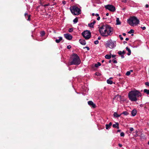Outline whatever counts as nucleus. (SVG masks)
Instances as JSON below:
<instances>
[{
    "instance_id": "obj_6",
    "label": "nucleus",
    "mask_w": 149,
    "mask_h": 149,
    "mask_svg": "<svg viewBox=\"0 0 149 149\" xmlns=\"http://www.w3.org/2000/svg\"><path fill=\"white\" fill-rule=\"evenodd\" d=\"M72 13L75 15H78L81 13V10L76 6H73L70 8Z\"/></svg>"
},
{
    "instance_id": "obj_24",
    "label": "nucleus",
    "mask_w": 149,
    "mask_h": 149,
    "mask_svg": "<svg viewBox=\"0 0 149 149\" xmlns=\"http://www.w3.org/2000/svg\"><path fill=\"white\" fill-rule=\"evenodd\" d=\"M94 25V24L92 22H91L88 24V26L91 28H93Z\"/></svg>"
},
{
    "instance_id": "obj_30",
    "label": "nucleus",
    "mask_w": 149,
    "mask_h": 149,
    "mask_svg": "<svg viewBox=\"0 0 149 149\" xmlns=\"http://www.w3.org/2000/svg\"><path fill=\"white\" fill-rule=\"evenodd\" d=\"M73 29L72 28H70L69 29L68 31L70 32H71L73 31Z\"/></svg>"
},
{
    "instance_id": "obj_34",
    "label": "nucleus",
    "mask_w": 149,
    "mask_h": 149,
    "mask_svg": "<svg viewBox=\"0 0 149 149\" xmlns=\"http://www.w3.org/2000/svg\"><path fill=\"white\" fill-rule=\"evenodd\" d=\"M118 54L120 55H121L123 54V52L121 51H120L118 52Z\"/></svg>"
},
{
    "instance_id": "obj_60",
    "label": "nucleus",
    "mask_w": 149,
    "mask_h": 149,
    "mask_svg": "<svg viewBox=\"0 0 149 149\" xmlns=\"http://www.w3.org/2000/svg\"><path fill=\"white\" fill-rule=\"evenodd\" d=\"M123 43H124V44H125V43H126V42H125V41H124Z\"/></svg>"
},
{
    "instance_id": "obj_45",
    "label": "nucleus",
    "mask_w": 149,
    "mask_h": 149,
    "mask_svg": "<svg viewBox=\"0 0 149 149\" xmlns=\"http://www.w3.org/2000/svg\"><path fill=\"white\" fill-rule=\"evenodd\" d=\"M24 15L26 18L27 15H28V14L26 13H25Z\"/></svg>"
},
{
    "instance_id": "obj_7",
    "label": "nucleus",
    "mask_w": 149,
    "mask_h": 149,
    "mask_svg": "<svg viewBox=\"0 0 149 149\" xmlns=\"http://www.w3.org/2000/svg\"><path fill=\"white\" fill-rule=\"evenodd\" d=\"M82 35L85 39L88 40L91 37V33L89 31L86 30L82 33Z\"/></svg>"
},
{
    "instance_id": "obj_12",
    "label": "nucleus",
    "mask_w": 149,
    "mask_h": 149,
    "mask_svg": "<svg viewBox=\"0 0 149 149\" xmlns=\"http://www.w3.org/2000/svg\"><path fill=\"white\" fill-rule=\"evenodd\" d=\"M112 125V123L111 122H110L109 124H106V129L108 130V129L110 128V127Z\"/></svg>"
},
{
    "instance_id": "obj_11",
    "label": "nucleus",
    "mask_w": 149,
    "mask_h": 149,
    "mask_svg": "<svg viewBox=\"0 0 149 149\" xmlns=\"http://www.w3.org/2000/svg\"><path fill=\"white\" fill-rule=\"evenodd\" d=\"M80 43L83 45H85L86 44V42L85 40L80 39L79 40Z\"/></svg>"
},
{
    "instance_id": "obj_47",
    "label": "nucleus",
    "mask_w": 149,
    "mask_h": 149,
    "mask_svg": "<svg viewBox=\"0 0 149 149\" xmlns=\"http://www.w3.org/2000/svg\"><path fill=\"white\" fill-rule=\"evenodd\" d=\"M85 48L87 49L88 50H89L90 49L88 47H86Z\"/></svg>"
},
{
    "instance_id": "obj_50",
    "label": "nucleus",
    "mask_w": 149,
    "mask_h": 149,
    "mask_svg": "<svg viewBox=\"0 0 149 149\" xmlns=\"http://www.w3.org/2000/svg\"><path fill=\"white\" fill-rule=\"evenodd\" d=\"M118 145H119V146L120 147H121L122 146V145L120 144H119Z\"/></svg>"
},
{
    "instance_id": "obj_36",
    "label": "nucleus",
    "mask_w": 149,
    "mask_h": 149,
    "mask_svg": "<svg viewBox=\"0 0 149 149\" xmlns=\"http://www.w3.org/2000/svg\"><path fill=\"white\" fill-rule=\"evenodd\" d=\"M113 63H117V61L116 60H115V59H114L113 60Z\"/></svg>"
},
{
    "instance_id": "obj_52",
    "label": "nucleus",
    "mask_w": 149,
    "mask_h": 149,
    "mask_svg": "<svg viewBox=\"0 0 149 149\" xmlns=\"http://www.w3.org/2000/svg\"><path fill=\"white\" fill-rule=\"evenodd\" d=\"M121 57L122 58H123L124 57V56L123 55H121Z\"/></svg>"
},
{
    "instance_id": "obj_9",
    "label": "nucleus",
    "mask_w": 149,
    "mask_h": 149,
    "mask_svg": "<svg viewBox=\"0 0 149 149\" xmlns=\"http://www.w3.org/2000/svg\"><path fill=\"white\" fill-rule=\"evenodd\" d=\"M64 36L66 39L69 40H71L72 38V36L69 33L65 34Z\"/></svg>"
},
{
    "instance_id": "obj_8",
    "label": "nucleus",
    "mask_w": 149,
    "mask_h": 149,
    "mask_svg": "<svg viewBox=\"0 0 149 149\" xmlns=\"http://www.w3.org/2000/svg\"><path fill=\"white\" fill-rule=\"evenodd\" d=\"M105 8L111 12H114L116 10L115 7L111 5H108L105 6Z\"/></svg>"
},
{
    "instance_id": "obj_64",
    "label": "nucleus",
    "mask_w": 149,
    "mask_h": 149,
    "mask_svg": "<svg viewBox=\"0 0 149 149\" xmlns=\"http://www.w3.org/2000/svg\"><path fill=\"white\" fill-rule=\"evenodd\" d=\"M148 145H149V141L148 142Z\"/></svg>"
},
{
    "instance_id": "obj_16",
    "label": "nucleus",
    "mask_w": 149,
    "mask_h": 149,
    "mask_svg": "<svg viewBox=\"0 0 149 149\" xmlns=\"http://www.w3.org/2000/svg\"><path fill=\"white\" fill-rule=\"evenodd\" d=\"M121 115V114H118L116 112H114L113 114L114 116L116 118H118L120 117Z\"/></svg>"
},
{
    "instance_id": "obj_61",
    "label": "nucleus",
    "mask_w": 149,
    "mask_h": 149,
    "mask_svg": "<svg viewBox=\"0 0 149 149\" xmlns=\"http://www.w3.org/2000/svg\"><path fill=\"white\" fill-rule=\"evenodd\" d=\"M120 130H118V132H120Z\"/></svg>"
},
{
    "instance_id": "obj_55",
    "label": "nucleus",
    "mask_w": 149,
    "mask_h": 149,
    "mask_svg": "<svg viewBox=\"0 0 149 149\" xmlns=\"http://www.w3.org/2000/svg\"><path fill=\"white\" fill-rule=\"evenodd\" d=\"M101 39V38L100 37H98V40H100Z\"/></svg>"
},
{
    "instance_id": "obj_2",
    "label": "nucleus",
    "mask_w": 149,
    "mask_h": 149,
    "mask_svg": "<svg viewBox=\"0 0 149 149\" xmlns=\"http://www.w3.org/2000/svg\"><path fill=\"white\" fill-rule=\"evenodd\" d=\"M141 94L137 90H134L130 91L128 93L129 99L131 101L136 102L138 100L137 97H141Z\"/></svg>"
},
{
    "instance_id": "obj_26",
    "label": "nucleus",
    "mask_w": 149,
    "mask_h": 149,
    "mask_svg": "<svg viewBox=\"0 0 149 149\" xmlns=\"http://www.w3.org/2000/svg\"><path fill=\"white\" fill-rule=\"evenodd\" d=\"M74 23L75 24L77 23L78 22V19L77 18H75L73 21Z\"/></svg>"
},
{
    "instance_id": "obj_17",
    "label": "nucleus",
    "mask_w": 149,
    "mask_h": 149,
    "mask_svg": "<svg viewBox=\"0 0 149 149\" xmlns=\"http://www.w3.org/2000/svg\"><path fill=\"white\" fill-rule=\"evenodd\" d=\"M126 49L128 52L127 53V55L129 56L131 54V51L130 49L128 47H127L126 48Z\"/></svg>"
},
{
    "instance_id": "obj_49",
    "label": "nucleus",
    "mask_w": 149,
    "mask_h": 149,
    "mask_svg": "<svg viewBox=\"0 0 149 149\" xmlns=\"http://www.w3.org/2000/svg\"><path fill=\"white\" fill-rule=\"evenodd\" d=\"M145 7H146V8H148V7H149V5H148V4H146V6H145Z\"/></svg>"
},
{
    "instance_id": "obj_14",
    "label": "nucleus",
    "mask_w": 149,
    "mask_h": 149,
    "mask_svg": "<svg viewBox=\"0 0 149 149\" xmlns=\"http://www.w3.org/2000/svg\"><path fill=\"white\" fill-rule=\"evenodd\" d=\"M58 38V39H57L55 40V42L57 43L60 42L62 40V38L61 37H59Z\"/></svg>"
},
{
    "instance_id": "obj_19",
    "label": "nucleus",
    "mask_w": 149,
    "mask_h": 149,
    "mask_svg": "<svg viewBox=\"0 0 149 149\" xmlns=\"http://www.w3.org/2000/svg\"><path fill=\"white\" fill-rule=\"evenodd\" d=\"M107 82L108 84H113V81L110 79L107 80Z\"/></svg>"
},
{
    "instance_id": "obj_39",
    "label": "nucleus",
    "mask_w": 149,
    "mask_h": 149,
    "mask_svg": "<svg viewBox=\"0 0 149 149\" xmlns=\"http://www.w3.org/2000/svg\"><path fill=\"white\" fill-rule=\"evenodd\" d=\"M49 5H50L49 3H48L47 4H46L44 5H43L42 6H44L45 7L46 6H48Z\"/></svg>"
},
{
    "instance_id": "obj_13",
    "label": "nucleus",
    "mask_w": 149,
    "mask_h": 149,
    "mask_svg": "<svg viewBox=\"0 0 149 149\" xmlns=\"http://www.w3.org/2000/svg\"><path fill=\"white\" fill-rule=\"evenodd\" d=\"M136 113V110L134 109L132 110L131 112V114L132 116H135Z\"/></svg>"
},
{
    "instance_id": "obj_10",
    "label": "nucleus",
    "mask_w": 149,
    "mask_h": 149,
    "mask_svg": "<svg viewBox=\"0 0 149 149\" xmlns=\"http://www.w3.org/2000/svg\"><path fill=\"white\" fill-rule=\"evenodd\" d=\"M88 104L89 105L92 107L93 108H95L96 107L95 104H94L93 102L91 101H90L88 102Z\"/></svg>"
},
{
    "instance_id": "obj_28",
    "label": "nucleus",
    "mask_w": 149,
    "mask_h": 149,
    "mask_svg": "<svg viewBox=\"0 0 149 149\" xmlns=\"http://www.w3.org/2000/svg\"><path fill=\"white\" fill-rule=\"evenodd\" d=\"M130 73H131L130 71H127V72L126 73V75L127 76H129L130 75Z\"/></svg>"
},
{
    "instance_id": "obj_23",
    "label": "nucleus",
    "mask_w": 149,
    "mask_h": 149,
    "mask_svg": "<svg viewBox=\"0 0 149 149\" xmlns=\"http://www.w3.org/2000/svg\"><path fill=\"white\" fill-rule=\"evenodd\" d=\"M40 35L41 36H44L45 34V33L44 31H42L40 32Z\"/></svg>"
},
{
    "instance_id": "obj_57",
    "label": "nucleus",
    "mask_w": 149,
    "mask_h": 149,
    "mask_svg": "<svg viewBox=\"0 0 149 149\" xmlns=\"http://www.w3.org/2000/svg\"><path fill=\"white\" fill-rule=\"evenodd\" d=\"M123 36H125L126 35V34L125 33H123Z\"/></svg>"
},
{
    "instance_id": "obj_46",
    "label": "nucleus",
    "mask_w": 149,
    "mask_h": 149,
    "mask_svg": "<svg viewBox=\"0 0 149 149\" xmlns=\"http://www.w3.org/2000/svg\"><path fill=\"white\" fill-rule=\"evenodd\" d=\"M100 19V17L99 16H98L97 18V20H99Z\"/></svg>"
},
{
    "instance_id": "obj_33",
    "label": "nucleus",
    "mask_w": 149,
    "mask_h": 149,
    "mask_svg": "<svg viewBox=\"0 0 149 149\" xmlns=\"http://www.w3.org/2000/svg\"><path fill=\"white\" fill-rule=\"evenodd\" d=\"M94 43L95 45L99 43V41L98 40H96L94 41Z\"/></svg>"
},
{
    "instance_id": "obj_51",
    "label": "nucleus",
    "mask_w": 149,
    "mask_h": 149,
    "mask_svg": "<svg viewBox=\"0 0 149 149\" xmlns=\"http://www.w3.org/2000/svg\"><path fill=\"white\" fill-rule=\"evenodd\" d=\"M95 22H96L94 20V21H93V22H92V23H93L94 24L95 23Z\"/></svg>"
},
{
    "instance_id": "obj_35",
    "label": "nucleus",
    "mask_w": 149,
    "mask_h": 149,
    "mask_svg": "<svg viewBox=\"0 0 149 149\" xmlns=\"http://www.w3.org/2000/svg\"><path fill=\"white\" fill-rule=\"evenodd\" d=\"M124 133L123 132H121L120 134V136H124Z\"/></svg>"
},
{
    "instance_id": "obj_20",
    "label": "nucleus",
    "mask_w": 149,
    "mask_h": 149,
    "mask_svg": "<svg viewBox=\"0 0 149 149\" xmlns=\"http://www.w3.org/2000/svg\"><path fill=\"white\" fill-rule=\"evenodd\" d=\"M101 65V64L100 62H98L97 63H96L95 65V66L96 68H97L99 66H100Z\"/></svg>"
},
{
    "instance_id": "obj_62",
    "label": "nucleus",
    "mask_w": 149,
    "mask_h": 149,
    "mask_svg": "<svg viewBox=\"0 0 149 149\" xmlns=\"http://www.w3.org/2000/svg\"><path fill=\"white\" fill-rule=\"evenodd\" d=\"M130 71V72H133V70H131Z\"/></svg>"
},
{
    "instance_id": "obj_27",
    "label": "nucleus",
    "mask_w": 149,
    "mask_h": 149,
    "mask_svg": "<svg viewBox=\"0 0 149 149\" xmlns=\"http://www.w3.org/2000/svg\"><path fill=\"white\" fill-rule=\"evenodd\" d=\"M134 33V31L132 29H131L128 32L129 33L131 34Z\"/></svg>"
},
{
    "instance_id": "obj_29",
    "label": "nucleus",
    "mask_w": 149,
    "mask_h": 149,
    "mask_svg": "<svg viewBox=\"0 0 149 149\" xmlns=\"http://www.w3.org/2000/svg\"><path fill=\"white\" fill-rule=\"evenodd\" d=\"M43 0H40V3L42 6H43L44 4Z\"/></svg>"
},
{
    "instance_id": "obj_53",
    "label": "nucleus",
    "mask_w": 149,
    "mask_h": 149,
    "mask_svg": "<svg viewBox=\"0 0 149 149\" xmlns=\"http://www.w3.org/2000/svg\"><path fill=\"white\" fill-rule=\"evenodd\" d=\"M123 52V54H125V51H123V52Z\"/></svg>"
},
{
    "instance_id": "obj_32",
    "label": "nucleus",
    "mask_w": 149,
    "mask_h": 149,
    "mask_svg": "<svg viewBox=\"0 0 149 149\" xmlns=\"http://www.w3.org/2000/svg\"><path fill=\"white\" fill-rule=\"evenodd\" d=\"M27 17H28V18L27 19V20L28 21H30V15H27Z\"/></svg>"
},
{
    "instance_id": "obj_37",
    "label": "nucleus",
    "mask_w": 149,
    "mask_h": 149,
    "mask_svg": "<svg viewBox=\"0 0 149 149\" xmlns=\"http://www.w3.org/2000/svg\"><path fill=\"white\" fill-rule=\"evenodd\" d=\"M130 130L131 131V132H132V131H133L134 129L133 127H130Z\"/></svg>"
},
{
    "instance_id": "obj_21",
    "label": "nucleus",
    "mask_w": 149,
    "mask_h": 149,
    "mask_svg": "<svg viewBox=\"0 0 149 149\" xmlns=\"http://www.w3.org/2000/svg\"><path fill=\"white\" fill-rule=\"evenodd\" d=\"M105 58L106 59H109L111 58V55L107 54L105 56Z\"/></svg>"
},
{
    "instance_id": "obj_48",
    "label": "nucleus",
    "mask_w": 149,
    "mask_h": 149,
    "mask_svg": "<svg viewBox=\"0 0 149 149\" xmlns=\"http://www.w3.org/2000/svg\"><path fill=\"white\" fill-rule=\"evenodd\" d=\"M95 16H96V17H98L99 16V14H97V13H96L95 14Z\"/></svg>"
},
{
    "instance_id": "obj_5",
    "label": "nucleus",
    "mask_w": 149,
    "mask_h": 149,
    "mask_svg": "<svg viewBox=\"0 0 149 149\" xmlns=\"http://www.w3.org/2000/svg\"><path fill=\"white\" fill-rule=\"evenodd\" d=\"M116 41L110 40L107 41L105 46L106 47H108L111 49H113L116 46Z\"/></svg>"
},
{
    "instance_id": "obj_42",
    "label": "nucleus",
    "mask_w": 149,
    "mask_h": 149,
    "mask_svg": "<svg viewBox=\"0 0 149 149\" xmlns=\"http://www.w3.org/2000/svg\"><path fill=\"white\" fill-rule=\"evenodd\" d=\"M122 2L126 3L127 2V1L126 0H122Z\"/></svg>"
},
{
    "instance_id": "obj_59",
    "label": "nucleus",
    "mask_w": 149,
    "mask_h": 149,
    "mask_svg": "<svg viewBox=\"0 0 149 149\" xmlns=\"http://www.w3.org/2000/svg\"><path fill=\"white\" fill-rule=\"evenodd\" d=\"M92 15L93 16H94V15H95V14H94V13H93L92 14Z\"/></svg>"
},
{
    "instance_id": "obj_4",
    "label": "nucleus",
    "mask_w": 149,
    "mask_h": 149,
    "mask_svg": "<svg viewBox=\"0 0 149 149\" xmlns=\"http://www.w3.org/2000/svg\"><path fill=\"white\" fill-rule=\"evenodd\" d=\"M127 22L130 25L134 26L139 24V20L136 17L133 16L130 17L128 19Z\"/></svg>"
},
{
    "instance_id": "obj_40",
    "label": "nucleus",
    "mask_w": 149,
    "mask_h": 149,
    "mask_svg": "<svg viewBox=\"0 0 149 149\" xmlns=\"http://www.w3.org/2000/svg\"><path fill=\"white\" fill-rule=\"evenodd\" d=\"M71 47L70 45H69L67 46V48L68 49H71Z\"/></svg>"
},
{
    "instance_id": "obj_63",
    "label": "nucleus",
    "mask_w": 149,
    "mask_h": 149,
    "mask_svg": "<svg viewBox=\"0 0 149 149\" xmlns=\"http://www.w3.org/2000/svg\"><path fill=\"white\" fill-rule=\"evenodd\" d=\"M63 3L64 4H65V1L63 2Z\"/></svg>"
},
{
    "instance_id": "obj_31",
    "label": "nucleus",
    "mask_w": 149,
    "mask_h": 149,
    "mask_svg": "<svg viewBox=\"0 0 149 149\" xmlns=\"http://www.w3.org/2000/svg\"><path fill=\"white\" fill-rule=\"evenodd\" d=\"M95 74L97 76H100L101 75V74L100 73L98 72H96L95 73Z\"/></svg>"
},
{
    "instance_id": "obj_1",
    "label": "nucleus",
    "mask_w": 149,
    "mask_h": 149,
    "mask_svg": "<svg viewBox=\"0 0 149 149\" xmlns=\"http://www.w3.org/2000/svg\"><path fill=\"white\" fill-rule=\"evenodd\" d=\"M99 31L100 35L103 36H110L113 33V29L109 25L105 24L99 27Z\"/></svg>"
},
{
    "instance_id": "obj_44",
    "label": "nucleus",
    "mask_w": 149,
    "mask_h": 149,
    "mask_svg": "<svg viewBox=\"0 0 149 149\" xmlns=\"http://www.w3.org/2000/svg\"><path fill=\"white\" fill-rule=\"evenodd\" d=\"M141 28L143 30H144L146 29V27L145 26L141 27Z\"/></svg>"
},
{
    "instance_id": "obj_56",
    "label": "nucleus",
    "mask_w": 149,
    "mask_h": 149,
    "mask_svg": "<svg viewBox=\"0 0 149 149\" xmlns=\"http://www.w3.org/2000/svg\"><path fill=\"white\" fill-rule=\"evenodd\" d=\"M109 15V13H107L106 14V16H108V15Z\"/></svg>"
},
{
    "instance_id": "obj_22",
    "label": "nucleus",
    "mask_w": 149,
    "mask_h": 149,
    "mask_svg": "<svg viewBox=\"0 0 149 149\" xmlns=\"http://www.w3.org/2000/svg\"><path fill=\"white\" fill-rule=\"evenodd\" d=\"M144 92L146 93L147 95L149 94V90L144 89Z\"/></svg>"
},
{
    "instance_id": "obj_18",
    "label": "nucleus",
    "mask_w": 149,
    "mask_h": 149,
    "mask_svg": "<svg viewBox=\"0 0 149 149\" xmlns=\"http://www.w3.org/2000/svg\"><path fill=\"white\" fill-rule=\"evenodd\" d=\"M116 24L117 25H120L121 24L119 20V19L118 18H116Z\"/></svg>"
},
{
    "instance_id": "obj_25",
    "label": "nucleus",
    "mask_w": 149,
    "mask_h": 149,
    "mask_svg": "<svg viewBox=\"0 0 149 149\" xmlns=\"http://www.w3.org/2000/svg\"><path fill=\"white\" fill-rule=\"evenodd\" d=\"M122 114H123L127 116L128 115L129 113L128 112H127L125 111L121 113V115Z\"/></svg>"
},
{
    "instance_id": "obj_41",
    "label": "nucleus",
    "mask_w": 149,
    "mask_h": 149,
    "mask_svg": "<svg viewBox=\"0 0 149 149\" xmlns=\"http://www.w3.org/2000/svg\"><path fill=\"white\" fill-rule=\"evenodd\" d=\"M111 57H112V58H115L116 55H111Z\"/></svg>"
},
{
    "instance_id": "obj_54",
    "label": "nucleus",
    "mask_w": 149,
    "mask_h": 149,
    "mask_svg": "<svg viewBox=\"0 0 149 149\" xmlns=\"http://www.w3.org/2000/svg\"><path fill=\"white\" fill-rule=\"evenodd\" d=\"M125 40L127 41L128 40H129V38H126Z\"/></svg>"
},
{
    "instance_id": "obj_3",
    "label": "nucleus",
    "mask_w": 149,
    "mask_h": 149,
    "mask_svg": "<svg viewBox=\"0 0 149 149\" xmlns=\"http://www.w3.org/2000/svg\"><path fill=\"white\" fill-rule=\"evenodd\" d=\"M81 60L79 57L76 54H74L71 56V61L68 63V65H78L80 64Z\"/></svg>"
},
{
    "instance_id": "obj_43",
    "label": "nucleus",
    "mask_w": 149,
    "mask_h": 149,
    "mask_svg": "<svg viewBox=\"0 0 149 149\" xmlns=\"http://www.w3.org/2000/svg\"><path fill=\"white\" fill-rule=\"evenodd\" d=\"M146 85L149 86V83L148 82H146L145 83Z\"/></svg>"
},
{
    "instance_id": "obj_15",
    "label": "nucleus",
    "mask_w": 149,
    "mask_h": 149,
    "mask_svg": "<svg viewBox=\"0 0 149 149\" xmlns=\"http://www.w3.org/2000/svg\"><path fill=\"white\" fill-rule=\"evenodd\" d=\"M118 123H116L115 124H114L113 125V127L114 128H116L117 129H118Z\"/></svg>"
},
{
    "instance_id": "obj_38",
    "label": "nucleus",
    "mask_w": 149,
    "mask_h": 149,
    "mask_svg": "<svg viewBox=\"0 0 149 149\" xmlns=\"http://www.w3.org/2000/svg\"><path fill=\"white\" fill-rule=\"evenodd\" d=\"M119 37L120 38V39L121 40H123V38L122 37V35H119Z\"/></svg>"
},
{
    "instance_id": "obj_58",
    "label": "nucleus",
    "mask_w": 149,
    "mask_h": 149,
    "mask_svg": "<svg viewBox=\"0 0 149 149\" xmlns=\"http://www.w3.org/2000/svg\"><path fill=\"white\" fill-rule=\"evenodd\" d=\"M111 60H110L109 61V63H111Z\"/></svg>"
}]
</instances>
